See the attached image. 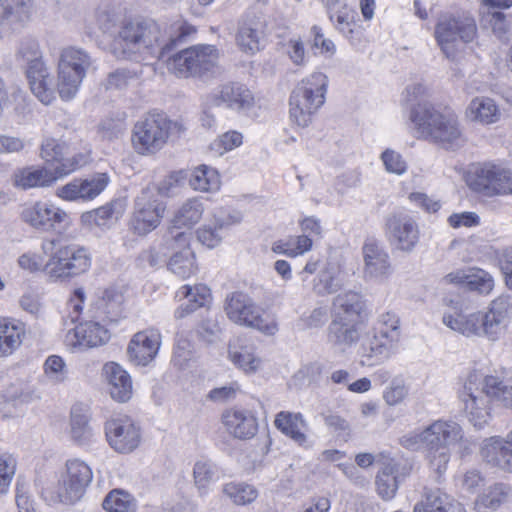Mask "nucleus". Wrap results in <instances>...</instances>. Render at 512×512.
Listing matches in <instances>:
<instances>
[{"label": "nucleus", "instance_id": "obj_64", "mask_svg": "<svg viewBox=\"0 0 512 512\" xmlns=\"http://www.w3.org/2000/svg\"><path fill=\"white\" fill-rule=\"evenodd\" d=\"M381 159L385 168L390 173L402 174L406 171V162L402 159L401 155L393 150L387 149L382 155Z\"/></svg>", "mask_w": 512, "mask_h": 512}, {"label": "nucleus", "instance_id": "obj_8", "mask_svg": "<svg viewBox=\"0 0 512 512\" xmlns=\"http://www.w3.org/2000/svg\"><path fill=\"white\" fill-rule=\"evenodd\" d=\"M458 398L466 417L475 428L481 429L488 424L491 419V399L494 397L486 388V376L470 373L458 392Z\"/></svg>", "mask_w": 512, "mask_h": 512}, {"label": "nucleus", "instance_id": "obj_14", "mask_svg": "<svg viewBox=\"0 0 512 512\" xmlns=\"http://www.w3.org/2000/svg\"><path fill=\"white\" fill-rule=\"evenodd\" d=\"M91 468L79 459L66 462V472L62 475L56 493L63 504H73L80 500L92 481Z\"/></svg>", "mask_w": 512, "mask_h": 512}, {"label": "nucleus", "instance_id": "obj_37", "mask_svg": "<svg viewBox=\"0 0 512 512\" xmlns=\"http://www.w3.org/2000/svg\"><path fill=\"white\" fill-rule=\"evenodd\" d=\"M123 300V294L115 288L105 289L92 305L93 316L111 322L117 321L121 314Z\"/></svg>", "mask_w": 512, "mask_h": 512}, {"label": "nucleus", "instance_id": "obj_50", "mask_svg": "<svg viewBox=\"0 0 512 512\" xmlns=\"http://www.w3.org/2000/svg\"><path fill=\"white\" fill-rule=\"evenodd\" d=\"M450 501V497L440 489L425 488L418 512H442Z\"/></svg>", "mask_w": 512, "mask_h": 512}, {"label": "nucleus", "instance_id": "obj_48", "mask_svg": "<svg viewBox=\"0 0 512 512\" xmlns=\"http://www.w3.org/2000/svg\"><path fill=\"white\" fill-rule=\"evenodd\" d=\"M223 493L237 505H246L253 502L258 492L254 486L241 482H230L223 486Z\"/></svg>", "mask_w": 512, "mask_h": 512}, {"label": "nucleus", "instance_id": "obj_44", "mask_svg": "<svg viewBox=\"0 0 512 512\" xmlns=\"http://www.w3.org/2000/svg\"><path fill=\"white\" fill-rule=\"evenodd\" d=\"M189 184L194 190L213 192L220 188V177L215 169L200 165L189 174Z\"/></svg>", "mask_w": 512, "mask_h": 512}, {"label": "nucleus", "instance_id": "obj_29", "mask_svg": "<svg viewBox=\"0 0 512 512\" xmlns=\"http://www.w3.org/2000/svg\"><path fill=\"white\" fill-rule=\"evenodd\" d=\"M222 422L227 431L238 439H250L258 430L256 417L244 409H229L222 414Z\"/></svg>", "mask_w": 512, "mask_h": 512}, {"label": "nucleus", "instance_id": "obj_57", "mask_svg": "<svg viewBox=\"0 0 512 512\" xmlns=\"http://www.w3.org/2000/svg\"><path fill=\"white\" fill-rule=\"evenodd\" d=\"M168 250H171V246H167L164 242L159 248L151 247L142 251L139 254L138 261L143 266L148 264L150 267H157L166 262Z\"/></svg>", "mask_w": 512, "mask_h": 512}, {"label": "nucleus", "instance_id": "obj_47", "mask_svg": "<svg viewBox=\"0 0 512 512\" xmlns=\"http://www.w3.org/2000/svg\"><path fill=\"white\" fill-rule=\"evenodd\" d=\"M102 506L108 512H135L137 502L127 491L114 489L106 495Z\"/></svg>", "mask_w": 512, "mask_h": 512}, {"label": "nucleus", "instance_id": "obj_46", "mask_svg": "<svg viewBox=\"0 0 512 512\" xmlns=\"http://www.w3.org/2000/svg\"><path fill=\"white\" fill-rule=\"evenodd\" d=\"M486 388L494 399L501 402L506 408L512 409V376L499 375L486 376Z\"/></svg>", "mask_w": 512, "mask_h": 512}, {"label": "nucleus", "instance_id": "obj_41", "mask_svg": "<svg viewBox=\"0 0 512 512\" xmlns=\"http://www.w3.org/2000/svg\"><path fill=\"white\" fill-rule=\"evenodd\" d=\"M274 424L282 433L298 444L306 442V435L301 431L306 423L301 413L281 411L276 415Z\"/></svg>", "mask_w": 512, "mask_h": 512}, {"label": "nucleus", "instance_id": "obj_16", "mask_svg": "<svg viewBox=\"0 0 512 512\" xmlns=\"http://www.w3.org/2000/svg\"><path fill=\"white\" fill-rule=\"evenodd\" d=\"M255 105L253 93L242 83L228 82L220 85L206 98V106H224L238 113H245Z\"/></svg>", "mask_w": 512, "mask_h": 512}, {"label": "nucleus", "instance_id": "obj_28", "mask_svg": "<svg viewBox=\"0 0 512 512\" xmlns=\"http://www.w3.org/2000/svg\"><path fill=\"white\" fill-rule=\"evenodd\" d=\"M364 323L332 319L328 326V342L335 348L345 352L360 340Z\"/></svg>", "mask_w": 512, "mask_h": 512}, {"label": "nucleus", "instance_id": "obj_39", "mask_svg": "<svg viewBox=\"0 0 512 512\" xmlns=\"http://www.w3.org/2000/svg\"><path fill=\"white\" fill-rule=\"evenodd\" d=\"M51 175L48 167H25L14 173L13 184L24 190L51 186L54 183V178Z\"/></svg>", "mask_w": 512, "mask_h": 512}, {"label": "nucleus", "instance_id": "obj_56", "mask_svg": "<svg viewBox=\"0 0 512 512\" xmlns=\"http://www.w3.org/2000/svg\"><path fill=\"white\" fill-rule=\"evenodd\" d=\"M16 471V460L8 454L0 455V494L7 492Z\"/></svg>", "mask_w": 512, "mask_h": 512}, {"label": "nucleus", "instance_id": "obj_58", "mask_svg": "<svg viewBox=\"0 0 512 512\" xmlns=\"http://www.w3.org/2000/svg\"><path fill=\"white\" fill-rule=\"evenodd\" d=\"M198 337L206 343H214L219 340L221 327L216 317H208L202 320L197 328Z\"/></svg>", "mask_w": 512, "mask_h": 512}, {"label": "nucleus", "instance_id": "obj_55", "mask_svg": "<svg viewBox=\"0 0 512 512\" xmlns=\"http://www.w3.org/2000/svg\"><path fill=\"white\" fill-rule=\"evenodd\" d=\"M215 471L210 461L199 460L195 463L193 469L194 481L197 488L203 493L209 483L213 480Z\"/></svg>", "mask_w": 512, "mask_h": 512}, {"label": "nucleus", "instance_id": "obj_23", "mask_svg": "<svg viewBox=\"0 0 512 512\" xmlns=\"http://www.w3.org/2000/svg\"><path fill=\"white\" fill-rule=\"evenodd\" d=\"M483 460L493 467L512 472V429L506 436H492L481 446Z\"/></svg>", "mask_w": 512, "mask_h": 512}, {"label": "nucleus", "instance_id": "obj_13", "mask_svg": "<svg viewBox=\"0 0 512 512\" xmlns=\"http://www.w3.org/2000/svg\"><path fill=\"white\" fill-rule=\"evenodd\" d=\"M468 183L471 189L487 197L512 195V173L490 162L476 166Z\"/></svg>", "mask_w": 512, "mask_h": 512}, {"label": "nucleus", "instance_id": "obj_6", "mask_svg": "<svg viewBox=\"0 0 512 512\" xmlns=\"http://www.w3.org/2000/svg\"><path fill=\"white\" fill-rule=\"evenodd\" d=\"M16 59L18 62L27 65L26 75L32 93L43 104H50L55 99L53 78L42 60L39 43L34 39L21 41Z\"/></svg>", "mask_w": 512, "mask_h": 512}, {"label": "nucleus", "instance_id": "obj_19", "mask_svg": "<svg viewBox=\"0 0 512 512\" xmlns=\"http://www.w3.org/2000/svg\"><path fill=\"white\" fill-rule=\"evenodd\" d=\"M512 316V298L501 295L494 299L487 312H482L483 337L491 341L499 340L508 327Z\"/></svg>", "mask_w": 512, "mask_h": 512}, {"label": "nucleus", "instance_id": "obj_25", "mask_svg": "<svg viewBox=\"0 0 512 512\" xmlns=\"http://www.w3.org/2000/svg\"><path fill=\"white\" fill-rule=\"evenodd\" d=\"M386 226L392 245L406 252L413 250L416 239L413 216L403 212L394 214L387 219Z\"/></svg>", "mask_w": 512, "mask_h": 512}, {"label": "nucleus", "instance_id": "obj_49", "mask_svg": "<svg viewBox=\"0 0 512 512\" xmlns=\"http://www.w3.org/2000/svg\"><path fill=\"white\" fill-rule=\"evenodd\" d=\"M395 466L386 465L378 472L375 480L377 493L383 500L392 499L398 489L397 479L393 476Z\"/></svg>", "mask_w": 512, "mask_h": 512}, {"label": "nucleus", "instance_id": "obj_32", "mask_svg": "<svg viewBox=\"0 0 512 512\" xmlns=\"http://www.w3.org/2000/svg\"><path fill=\"white\" fill-rule=\"evenodd\" d=\"M104 373L108 381V390L111 397L118 402L128 401L132 396L130 375L115 362L105 364Z\"/></svg>", "mask_w": 512, "mask_h": 512}, {"label": "nucleus", "instance_id": "obj_26", "mask_svg": "<svg viewBox=\"0 0 512 512\" xmlns=\"http://www.w3.org/2000/svg\"><path fill=\"white\" fill-rule=\"evenodd\" d=\"M110 332L99 322L87 321L76 326L66 335V342L80 349L93 348L107 343Z\"/></svg>", "mask_w": 512, "mask_h": 512}, {"label": "nucleus", "instance_id": "obj_34", "mask_svg": "<svg viewBox=\"0 0 512 512\" xmlns=\"http://www.w3.org/2000/svg\"><path fill=\"white\" fill-rule=\"evenodd\" d=\"M330 21L335 28L345 36L353 46L362 41V31L356 24L357 12L350 6H342L328 13Z\"/></svg>", "mask_w": 512, "mask_h": 512}, {"label": "nucleus", "instance_id": "obj_51", "mask_svg": "<svg viewBox=\"0 0 512 512\" xmlns=\"http://www.w3.org/2000/svg\"><path fill=\"white\" fill-rule=\"evenodd\" d=\"M341 288V281L333 268L323 269L314 280L313 290L318 295L332 294Z\"/></svg>", "mask_w": 512, "mask_h": 512}, {"label": "nucleus", "instance_id": "obj_35", "mask_svg": "<svg viewBox=\"0 0 512 512\" xmlns=\"http://www.w3.org/2000/svg\"><path fill=\"white\" fill-rule=\"evenodd\" d=\"M89 420L88 409L82 405H74L71 408V438L79 446L88 447L95 442V435Z\"/></svg>", "mask_w": 512, "mask_h": 512}, {"label": "nucleus", "instance_id": "obj_3", "mask_svg": "<svg viewBox=\"0 0 512 512\" xmlns=\"http://www.w3.org/2000/svg\"><path fill=\"white\" fill-rule=\"evenodd\" d=\"M464 438L462 427L452 420H437L427 426L418 439L428 451L427 459L432 470L439 476L447 469L450 450Z\"/></svg>", "mask_w": 512, "mask_h": 512}, {"label": "nucleus", "instance_id": "obj_17", "mask_svg": "<svg viewBox=\"0 0 512 512\" xmlns=\"http://www.w3.org/2000/svg\"><path fill=\"white\" fill-rule=\"evenodd\" d=\"M224 308L231 321L263 332H270L268 324L261 316V309L248 295L242 292L231 293L226 298Z\"/></svg>", "mask_w": 512, "mask_h": 512}, {"label": "nucleus", "instance_id": "obj_59", "mask_svg": "<svg viewBox=\"0 0 512 512\" xmlns=\"http://www.w3.org/2000/svg\"><path fill=\"white\" fill-rule=\"evenodd\" d=\"M408 395V388L401 378H395L383 393V399L389 406L400 404Z\"/></svg>", "mask_w": 512, "mask_h": 512}, {"label": "nucleus", "instance_id": "obj_20", "mask_svg": "<svg viewBox=\"0 0 512 512\" xmlns=\"http://www.w3.org/2000/svg\"><path fill=\"white\" fill-rule=\"evenodd\" d=\"M110 446L119 453H130L140 443V429L128 418H112L105 423Z\"/></svg>", "mask_w": 512, "mask_h": 512}, {"label": "nucleus", "instance_id": "obj_63", "mask_svg": "<svg viewBox=\"0 0 512 512\" xmlns=\"http://www.w3.org/2000/svg\"><path fill=\"white\" fill-rule=\"evenodd\" d=\"M187 177L188 173L186 171L180 170L172 172L169 176H167L159 183L157 188H153L155 189L157 196H171L174 193V189Z\"/></svg>", "mask_w": 512, "mask_h": 512}, {"label": "nucleus", "instance_id": "obj_36", "mask_svg": "<svg viewBox=\"0 0 512 512\" xmlns=\"http://www.w3.org/2000/svg\"><path fill=\"white\" fill-rule=\"evenodd\" d=\"M443 323L451 330L466 337H483L481 311L467 315L460 313L457 316L444 313Z\"/></svg>", "mask_w": 512, "mask_h": 512}, {"label": "nucleus", "instance_id": "obj_45", "mask_svg": "<svg viewBox=\"0 0 512 512\" xmlns=\"http://www.w3.org/2000/svg\"><path fill=\"white\" fill-rule=\"evenodd\" d=\"M30 399L31 394L25 391L21 385L12 384L0 393V413L3 414V417H11L19 404L26 403Z\"/></svg>", "mask_w": 512, "mask_h": 512}, {"label": "nucleus", "instance_id": "obj_43", "mask_svg": "<svg viewBox=\"0 0 512 512\" xmlns=\"http://www.w3.org/2000/svg\"><path fill=\"white\" fill-rule=\"evenodd\" d=\"M467 115L473 121L490 124L499 119L500 112L493 99L477 97L470 102Z\"/></svg>", "mask_w": 512, "mask_h": 512}, {"label": "nucleus", "instance_id": "obj_10", "mask_svg": "<svg viewBox=\"0 0 512 512\" xmlns=\"http://www.w3.org/2000/svg\"><path fill=\"white\" fill-rule=\"evenodd\" d=\"M91 64L90 55L82 49L68 47L61 51L57 89L63 100H70L76 95Z\"/></svg>", "mask_w": 512, "mask_h": 512}, {"label": "nucleus", "instance_id": "obj_9", "mask_svg": "<svg viewBox=\"0 0 512 512\" xmlns=\"http://www.w3.org/2000/svg\"><path fill=\"white\" fill-rule=\"evenodd\" d=\"M477 34L474 18L468 14L444 15L435 29V36L447 58H454L461 44L470 43Z\"/></svg>", "mask_w": 512, "mask_h": 512}, {"label": "nucleus", "instance_id": "obj_52", "mask_svg": "<svg viewBox=\"0 0 512 512\" xmlns=\"http://www.w3.org/2000/svg\"><path fill=\"white\" fill-rule=\"evenodd\" d=\"M0 6L18 23L30 18L33 0H0Z\"/></svg>", "mask_w": 512, "mask_h": 512}, {"label": "nucleus", "instance_id": "obj_31", "mask_svg": "<svg viewBox=\"0 0 512 512\" xmlns=\"http://www.w3.org/2000/svg\"><path fill=\"white\" fill-rule=\"evenodd\" d=\"M365 302L360 294L348 291L339 294L333 301V319L364 323Z\"/></svg>", "mask_w": 512, "mask_h": 512}, {"label": "nucleus", "instance_id": "obj_27", "mask_svg": "<svg viewBox=\"0 0 512 512\" xmlns=\"http://www.w3.org/2000/svg\"><path fill=\"white\" fill-rule=\"evenodd\" d=\"M265 28L266 21L262 15L247 14L238 27L236 41L239 48L251 54L259 51Z\"/></svg>", "mask_w": 512, "mask_h": 512}, {"label": "nucleus", "instance_id": "obj_5", "mask_svg": "<svg viewBox=\"0 0 512 512\" xmlns=\"http://www.w3.org/2000/svg\"><path fill=\"white\" fill-rule=\"evenodd\" d=\"M327 86L328 78L321 72H315L298 83L289 98L291 121L299 127H307L325 102Z\"/></svg>", "mask_w": 512, "mask_h": 512}, {"label": "nucleus", "instance_id": "obj_15", "mask_svg": "<svg viewBox=\"0 0 512 512\" xmlns=\"http://www.w3.org/2000/svg\"><path fill=\"white\" fill-rule=\"evenodd\" d=\"M191 233L168 229L165 234V243L171 250H177L169 259L168 269L178 277L186 279L193 275L197 269L194 252L189 247Z\"/></svg>", "mask_w": 512, "mask_h": 512}, {"label": "nucleus", "instance_id": "obj_21", "mask_svg": "<svg viewBox=\"0 0 512 512\" xmlns=\"http://www.w3.org/2000/svg\"><path fill=\"white\" fill-rule=\"evenodd\" d=\"M106 173H96L88 178H76L57 188L56 195L67 201H87L97 197L108 185Z\"/></svg>", "mask_w": 512, "mask_h": 512}, {"label": "nucleus", "instance_id": "obj_24", "mask_svg": "<svg viewBox=\"0 0 512 512\" xmlns=\"http://www.w3.org/2000/svg\"><path fill=\"white\" fill-rule=\"evenodd\" d=\"M362 252L366 278L383 280L392 273L389 255L377 241L367 240Z\"/></svg>", "mask_w": 512, "mask_h": 512}, {"label": "nucleus", "instance_id": "obj_33", "mask_svg": "<svg viewBox=\"0 0 512 512\" xmlns=\"http://www.w3.org/2000/svg\"><path fill=\"white\" fill-rule=\"evenodd\" d=\"M176 297L180 300L187 299V303L181 304L174 313L176 319H182L198 308L205 306L211 294L210 289L203 284L184 285L176 292Z\"/></svg>", "mask_w": 512, "mask_h": 512}, {"label": "nucleus", "instance_id": "obj_40", "mask_svg": "<svg viewBox=\"0 0 512 512\" xmlns=\"http://www.w3.org/2000/svg\"><path fill=\"white\" fill-rule=\"evenodd\" d=\"M204 208L200 200L197 198L188 199L176 211L173 219L172 226L169 229L180 231L181 228L191 229L197 224L203 214Z\"/></svg>", "mask_w": 512, "mask_h": 512}, {"label": "nucleus", "instance_id": "obj_62", "mask_svg": "<svg viewBox=\"0 0 512 512\" xmlns=\"http://www.w3.org/2000/svg\"><path fill=\"white\" fill-rule=\"evenodd\" d=\"M134 78V74L127 69H116L108 74L103 85L106 90L125 89L129 82Z\"/></svg>", "mask_w": 512, "mask_h": 512}, {"label": "nucleus", "instance_id": "obj_53", "mask_svg": "<svg viewBox=\"0 0 512 512\" xmlns=\"http://www.w3.org/2000/svg\"><path fill=\"white\" fill-rule=\"evenodd\" d=\"M44 373L55 384L64 382L68 374L64 360L57 355H51L46 359Z\"/></svg>", "mask_w": 512, "mask_h": 512}, {"label": "nucleus", "instance_id": "obj_1", "mask_svg": "<svg viewBox=\"0 0 512 512\" xmlns=\"http://www.w3.org/2000/svg\"><path fill=\"white\" fill-rule=\"evenodd\" d=\"M196 28L182 18L170 23L161 32L153 20H133L124 23L112 42L117 58L130 59L137 54H148L166 60L168 69L179 77L202 76L216 65L218 54L212 45L183 49L169 56L173 48L187 41Z\"/></svg>", "mask_w": 512, "mask_h": 512}, {"label": "nucleus", "instance_id": "obj_4", "mask_svg": "<svg viewBox=\"0 0 512 512\" xmlns=\"http://www.w3.org/2000/svg\"><path fill=\"white\" fill-rule=\"evenodd\" d=\"M418 138L456 149L465 142L458 117L451 111L441 112L429 103H418Z\"/></svg>", "mask_w": 512, "mask_h": 512}, {"label": "nucleus", "instance_id": "obj_30", "mask_svg": "<svg viewBox=\"0 0 512 512\" xmlns=\"http://www.w3.org/2000/svg\"><path fill=\"white\" fill-rule=\"evenodd\" d=\"M443 280L449 284L465 285L469 290L484 295L490 294L494 288L493 277L482 269L457 270L447 274Z\"/></svg>", "mask_w": 512, "mask_h": 512}, {"label": "nucleus", "instance_id": "obj_38", "mask_svg": "<svg viewBox=\"0 0 512 512\" xmlns=\"http://www.w3.org/2000/svg\"><path fill=\"white\" fill-rule=\"evenodd\" d=\"M24 335L23 323L0 319V357L9 356L17 350L23 341Z\"/></svg>", "mask_w": 512, "mask_h": 512}, {"label": "nucleus", "instance_id": "obj_18", "mask_svg": "<svg viewBox=\"0 0 512 512\" xmlns=\"http://www.w3.org/2000/svg\"><path fill=\"white\" fill-rule=\"evenodd\" d=\"M21 217L34 229L44 232L62 229L69 223V217L64 210L45 202H36L26 207Z\"/></svg>", "mask_w": 512, "mask_h": 512}, {"label": "nucleus", "instance_id": "obj_61", "mask_svg": "<svg viewBox=\"0 0 512 512\" xmlns=\"http://www.w3.org/2000/svg\"><path fill=\"white\" fill-rule=\"evenodd\" d=\"M224 222H218L214 227L205 226L197 231L198 240L208 248L218 246L223 238L221 231L223 230Z\"/></svg>", "mask_w": 512, "mask_h": 512}, {"label": "nucleus", "instance_id": "obj_11", "mask_svg": "<svg viewBox=\"0 0 512 512\" xmlns=\"http://www.w3.org/2000/svg\"><path fill=\"white\" fill-rule=\"evenodd\" d=\"M171 121L163 113H151L137 121L132 131V144L137 153L154 154L165 145Z\"/></svg>", "mask_w": 512, "mask_h": 512}, {"label": "nucleus", "instance_id": "obj_54", "mask_svg": "<svg viewBox=\"0 0 512 512\" xmlns=\"http://www.w3.org/2000/svg\"><path fill=\"white\" fill-rule=\"evenodd\" d=\"M232 362L247 374L255 373L260 367L261 360L246 349L229 351Z\"/></svg>", "mask_w": 512, "mask_h": 512}, {"label": "nucleus", "instance_id": "obj_60", "mask_svg": "<svg viewBox=\"0 0 512 512\" xmlns=\"http://www.w3.org/2000/svg\"><path fill=\"white\" fill-rule=\"evenodd\" d=\"M65 146L54 138L43 140L40 149L41 158L47 163L54 165L64 155Z\"/></svg>", "mask_w": 512, "mask_h": 512}, {"label": "nucleus", "instance_id": "obj_22", "mask_svg": "<svg viewBox=\"0 0 512 512\" xmlns=\"http://www.w3.org/2000/svg\"><path fill=\"white\" fill-rule=\"evenodd\" d=\"M161 334L157 329H147L136 333L127 347L129 360L135 365L146 366L158 354Z\"/></svg>", "mask_w": 512, "mask_h": 512}, {"label": "nucleus", "instance_id": "obj_12", "mask_svg": "<svg viewBox=\"0 0 512 512\" xmlns=\"http://www.w3.org/2000/svg\"><path fill=\"white\" fill-rule=\"evenodd\" d=\"M166 205L159 200L152 186L143 188L134 200V208L129 227L135 234L145 236L161 223Z\"/></svg>", "mask_w": 512, "mask_h": 512}, {"label": "nucleus", "instance_id": "obj_7", "mask_svg": "<svg viewBox=\"0 0 512 512\" xmlns=\"http://www.w3.org/2000/svg\"><path fill=\"white\" fill-rule=\"evenodd\" d=\"M399 317L391 312L379 316L372 338L361 345L362 363L372 366L387 360L400 340Z\"/></svg>", "mask_w": 512, "mask_h": 512}, {"label": "nucleus", "instance_id": "obj_2", "mask_svg": "<svg viewBox=\"0 0 512 512\" xmlns=\"http://www.w3.org/2000/svg\"><path fill=\"white\" fill-rule=\"evenodd\" d=\"M49 256L44 273L54 281L66 280L87 272L91 266L88 250L74 243H62L59 239H45L41 245Z\"/></svg>", "mask_w": 512, "mask_h": 512}, {"label": "nucleus", "instance_id": "obj_42", "mask_svg": "<svg viewBox=\"0 0 512 512\" xmlns=\"http://www.w3.org/2000/svg\"><path fill=\"white\" fill-rule=\"evenodd\" d=\"M510 488L503 483H496L483 491L475 500L477 512L495 511L504 503Z\"/></svg>", "mask_w": 512, "mask_h": 512}]
</instances>
